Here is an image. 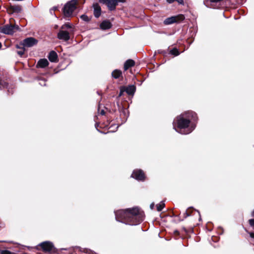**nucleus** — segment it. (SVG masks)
Here are the masks:
<instances>
[{
  "label": "nucleus",
  "mask_w": 254,
  "mask_h": 254,
  "mask_svg": "<svg viewBox=\"0 0 254 254\" xmlns=\"http://www.w3.org/2000/svg\"><path fill=\"white\" fill-rule=\"evenodd\" d=\"M117 221L130 225L139 224L143 218V214L137 207L119 210L115 212Z\"/></svg>",
  "instance_id": "obj_1"
},
{
  "label": "nucleus",
  "mask_w": 254,
  "mask_h": 254,
  "mask_svg": "<svg viewBox=\"0 0 254 254\" xmlns=\"http://www.w3.org/2000/svg\"><path fill=\"white\" fill-rule=\"evenodd\" d=\"M196 114L191 111L185 112L177 118L176 122L177 127L180 129L178 131L176 128L174 127V128L179 133L183 134H187L190 133L194 129L195 127L191 126L189 127V124L191 120H195Z\"/></svg>",
  "instance_id": "obj_2"
},
{
  "label": "nucleus",
  "mask_w": 254,
  "mask_h": 254,
  "mask_svg": "<svg viewBox=\"0 0 254 254\" xmlns=\"http://www.w3.org/2000/svg\"><path fill=\"white\" fill-rule=\"evenodd\" d=\"M77 0H71L67 2L64 8V15L66 17H70L72 15L73 12L76 8Z\"/></svg>",
  "instance_id": "obj_3"
},
{
  "label": "nucleus",
  "mask_w": 254,
  "mask_h": 254,
  "mask_svg": "<svg viewBox=\"0 0 254 254\" xmlns=\"http://www.w3.org/2000/svg\"><path fill=\"white\" fill-rule=\"evenodd\" d=\"M19 29V28L18 25H13L11 24H9L0 27V32L5 34L11 35Z\"/></svg>",
  "instance_id": "obj_4"
},
{
  "label": "nucleus",
  "mask_w": 254,
  "mask_h": 254,
  "mask_svg": "<svg viewBox=\"0 0 254 254\" xmlns=\"http://www.w3.org/2000/svg\"><path fill=\"white\" fill-rule=\"evenodd\" d=\"M38 43V40L33 37H28L23 40L22 45L25 47H31Z\"/></svg>",
  "instance_id": "obj_5"
},
{
  "label": "nucleus",
  "mask_w": 254,
  "mask_h": 254,
  "mask_svg": "<svg viewBox=\"0 0 254 254\" xmlns=\"http://www.w3.org/2000/svg\"><path fill=\"white\" fill-rule=\"evenodd\" d=\"M39 246H40L43 251L45 252H50L55 249L53 244L50 241L42 242L40 243Z\"/></svg>",
  "instance_id": "obj_6"
},
{
  "label": "nucleus",
  "mask_w": 254,
  "mask_h": 254,
  "mask_svg": "<svg viewBox=\"0 0 254 254\" xmlns=\"http://www.w3.org/2000/svg\"><path fill=\"white\" fill-rule=\"evenodd\" d=\"M57 37L60 40L67 41L70 39L69 32L66 30L60 29L58 33Z\"/></svg>",
  "instance_id": "obj_7"
},
{
  "label": "nucleus",
  "mask_w": 254,
  "mask_h": 254,
  "mask_svg": "<svg viewBox=\"0 0 254 254\" xmlns=\"http://www.w3.org/2000/svg\"><path fill=\"white\" fill-rule=\"evenodd\" d=\"M131 176L138 181H143L145 178L144 174L141 170L133 171Z\"/></svg>",
  "instance_id": "obj_8"
},
{
  "label": "nucleus",
  "mask_w": 254,
  "mask_h": 254,
  "mask_svg": "<svg viewBox=\"0 0 254 254\" xmlns=\"http://www.w3.org/2000/svg\"><path fill=\"white\" fill-rule=\"evenodd\" d=\"M104 4H106L109 9L111 11L114 10L116 6L118 5V1L117 0H107Z\"/></svg>",
  "instance_id": "obj_9"
},
{
  "label": "nucleus",
  "mask_w": 254,
  "mask_h": 254,
  "mask_svg": "<svg viewBox=\"0 0 254 254\" xmlns=\"http://www.w3.org/2000/svg\"><path fill=\"white\" fill-rule=\"evenodd\" d=\"M8 13L10 14L13 13H20L22 10V8L20 5H10L8 9Z\"/></svg>",
  "instance_id": "obj_10"
},
{
  "label": "nucleus",
  "mask_w": 254,
  "mask_h": 254,
  "mask_svg": "<svg viewBox=\"0 0 254 254\" xmlns=\"http://www.w3.org/2000/svg\"><path fill=\"white\" fill-rule=\"evenodd\" d=\"M94 9V15L95 17L98 18L101 15V9L99 4L97 3H94L93 4Z\"/></svg>",
  "instance_id": "obj_11"
},
{
  "label": "nucleus",
  "mask_w": 254,
  "mask_h": 254,
  "mask_svg": "<svg viewBox=\"0 0 254 254\" xmlns=\"http://www.w3.org/2000/svg\"><path fill=\"white\" fill-rule=\"evenodd\" d=\"M48 59L50 62L53 63H57L58 61V55L54 51L50 52Z\"/></svg>",
  "instance_id": "obj_12"
},
{
  "label": "nucleus",
  "mask_w": 254,
  "mask_h": 254,
  "mask_svg": "<svg viewBox=\"0 0 254 254\" xmlns=\"http://www.w3.org/2000/svg\"><path fill=\"white\" fill-rule=\"evenodd\" d=\"M112 23L107 20H104L100 25L101 29L102 30L109 29L112 27Z\"/></svg>",
  "instance_id": "obj_13"
},
{
  "label": "nucleus",
  "mask_w": 254,
  "mask_h": 254,
  "mask_svg": "<svg viewBox=\"0 0 254 254\" xmlns=\"http://www.w3.org/2000/svg\"><path fill=\"white\" fill-rule=\"evenodd\" d=\"M49 65V62L46 59H40L37 63V67L44 68Z\"/></svg>",
  "instance_id": "obj_14"
},
{
  "label": "nucleus",
  "mask_w": 254,
  "mask_h": 254,
  "mask_svg": "<svg viewBox=\"0 0 254 254\" xmlns=\"http://www.w3.org/2000/svg\"><path fill=\"white\" fill-rule=\"evenodd\" d=\"M135 64L133 60L129 59L127 60L124 64V69L127 70L128 68L133 66Z\"/></svg>",
  "instance_id": "obj_15"
},
{
  "label": "nucleus",
  "mask_w": 254,
  "mask_h": 254,
  "mask_svg": "<svg viewBox=\"0 0 254 254\" xmlns=\"http://www.w3.org/2000/svg\"><path fill=\"white\" fill-rule=\"evenodd\" d=\"M125 91L128 95H132L135 91V87L134 85H129L126 88Z\"/></svg>",
  "instance_id": "obj_16"
},
{
  "label": "nucleus",
  "mask_w": 254,
  "mask_h": 254,
  "mask_svg": "<svg viewBox=\"0 0 254 254\" xmlns=\"http://www.w3.org/2000/svg\"><path fill=\"white\" fill-rule=\"evenodd\" d=\"M176 22V18L175 16H172L166 18L164 23L166 25H169Z\"/></svg>",
  "instance_id": "obj_17"
},
{
  "label": "nucleus",
  "mask_w": 254,
  "mask_h": 254,
  "mask_svg": "<svg viewBox=\"0 0 254 254\" xmlns=\"http://www.w3.org/2000/svg\"><path fill=\"white\" fill-rule=\"evenodd\" d=\"M122 72L120 70L118 69L114 70L112 73L113 77L116 79L119 78Z\"/></svg>",
  "instance_id": "obj_18"
},
{
  "label": "nucleus",
  "mask_w": 254,
  "mask_h": 254,
  "mask_svg": "<svg viewBox=\"0 0 254 254\" xmlns=\"http://www.w3.org/2000/svg\"><path fill=\"white\" fill-rule=\"evenodd\" d=\"M16 47L17 49H20V50L18 51L17 52V53L18 55H19L20 56H22L24 53L25 52V47H22V48H20L19 46L16 45Z\"/></svg>",
  "instance_id": "obj_19"
},
{
  "label": "nucleus",
  "mask_w": 254,
  "mask_h": 254,
  "mask_svg": "<svg viewBox=\"0 0 254 254\" xmlns=\"http://www.w3.org/2000/svg\"><path fill=\"white\" fill-rule=\"evenodd\" d=\"M156 207L157 211H160L165 207V203L163 201H161L160 203L157 204Z\"/></svg>",
  "instance_id": "obj_20"
},
{
  "label": "nucleus",
  "mask_w": 254,
  "mask_h": 254,
  "mask_svg": "<svg viewBox=\"0 0 254 254\" xmlns=\"http://www.w3.org/2000/svg\"><path fill=\"white\" fill-rule=\"evenodd\" d=\"M170 54L175 56H177L180 54V53L177 48H173L170 51Z\"/></svg>",
  "instance_id": "obj_21"
},
{
  "label": "nucleus",
  "mask_w": 254,
  "mask_h": 254,
  "mask_svg": "<svg viewBox=\"0 0 254 254\" xmlns=\"http://www.w3.org/2000/svg\"><path fill=\"white\" fill-rule=\"evenodd\" d=\"M176 18V22H179L180 21H183L185 17L184 15L180 14L177 16H175Z\"/></svg>",
  "instance_id": "obj_22"
},
{
  "label": "nucleus",
  "mask_w": 254,
  "mask_h": 254,
  "mask_svg": "<svg viewBox=\"0 0 254 254\" xmlns=\"http://www.w3.org/2000/svg\"><path fill=\"white\" fill-rule=\"evenodd\" d=\"M72 26L69 23H65L62 25L61 27V29L65 30L66 29L71 28Z\"/></svg>",
  "instance_id": "obj_23"
},
{
  "label": "nucleus",
  "mask_w": 254,
  "mask_h": 254,
  "mask_svg": "<svg viewBox=\"0 0 254 254\" xmlns=\"http://www.w3.org/2000/svg\"><path fill=\"white\" fill-rule=\"evenodd\" d=\"M80 18L85 22H88L90 20L89 17L85 14H83L81 15Z\"/></svg>",
  "instance_id": "obj_24"
},
{
  "label": "nucleus",
  "mask_w": 254,
  "mask_h": 254,
  "mask_svg": "<svg viewBox=\"0 0 254 254\" xmlns=\"http://www.w3.org/2000/svg\"><path fill=\"white\" fill-rule=\"evenodd\" d=\"M8 86V84L6 82H2L0 81V89L1 90L2 89V87L3 88H7Z\"/></svg>",
  "instance_id": "obj_25"
},
{
  "label": "nucleus",
  "mask_w": 254,
  "mask_h": 254,
  "mask_svg": "<svg viewBox=\"0 0 254 254\" xmlns=\"http://www.w3.org/2000/svg\"><path fill=\"white\" fill-rule=\"evenodd\" d=\"M0 254H14L13 253L8 251V250H2L0 252Z\"/></svg>",
  "instance_id": "obj_26"
},
{
  "label": "nucleus",
  "mask_w": 254,
  "mask_h": 254,
  "mask_svg": "<svg viewBox=\"0 0 254 254\" xmlns=\"http://www.w3.org/2000/svg\"><path fill=\"white\" fill-rule=\"evenodd\" d=\"M39 84L41 86L46 85V81L44 79H41L40 80Z\"/></svg>",
  "instance_id": "obj_27"
},
{
  "label": "nucleus",
  "mask_w": 254,
  "mask_h": 254,
  "mask_svg": "<svg viewBox=\"0 0 254 254\" xmlns=\"http://www.w3.org/2000/svg\"><path fill=\"white\" fill-rule=\"evenodd\" d=\"M251 226L254 227V219H251L249 220Z\"/></svg>",
  "instance_id": "obj_28"
},
{
  "label": "nucleus",
  "mask_w": 254,
  "mask_h": 254,
  "mask_svg": "<svg viewBox=\"0 0 254 254\" xmlns=\"http://www.w3.org/2000/svg\"><path fill=\"white\" fill-rule=\"evenodd\" d=\"M190 214L186 211L183 214L184 218H186L187 217L189 216Z\"/></svg>",
  "instance_id": "obj_29"
},
{
  "label": "nucleus",
  "mask_w": 254,
  "mask_h": 254,
  "mask_svg": "<svg viewBox=\"0 0 254 254\" xmlns=\"http://www.w3.org/2000/svg\"><path fill=\"white\" fill-rule=\"evenodd\" d=\"M98 112L101 115H105V111H104V110H101V111H100L99 109H98Z\"/></svg>",
  "instance_id": "obj_30"
},
{
  "label": "nucleus",
  "mask_w": 254,
  "mask_h": 254,
  "mask_svg": "<svg viewBox=\"0 0 254 254\" xmlns=\"http://www.w3.org/2000/svg\"><path fill=\"white\" fill-rule=\"evenodd\" d=\"M176 1H177L178 3L180 4H184V0H175Z\"/></svg>",
  "instance_id": "obj_31"
},
{
  "label": "nucleus",
  "mask_w": 254,
  "mask_h": 254,
  "mask_svg": "<svg viewBox=\"0 0 254 254\" xmlns=\"http://www.w3.org/2000/svg\"><path fill=\"white\" fill-rule=\"evenodd\" d=\"M249 234L251 238L254 239V233L250 232Z\"/></svg>",
  "instance_id": "obj_32"
},
{
  "label": "nucleus",
  "mask_w": 254,
  "mask_h": 254,
  "mask_svg": "<svg viewBox=\"0 0 254 254\" xmlns=\"http://www.w3.org/2000/svg\"><path fill=\"white\" fill-rule=\"evenodd\" d=\"M154 206V203L153 202L150 205V208L151 209H153Z\"/></svg>",
  "instance_id": "obj_33"
},
{
  "label": "nucleus",
  "mask_w": 254,
  "mask_h": 254,
  "mask_svg": "<svg viewBox=\"0 0 254 254\" xmlns=\"http://www.w3.org/2000/svg\"><path fill=\"white\" fill-rule=\"evenodd\" d=\"M167 2H168L169 3H173L174 1H175V0H166Z\"/></svg>",
  "instance_id": "obj_34"
},
{
  "label": "nucleus",
  "mask_w": 254,
  "mask_h": 254,
  "mask_svg": "<svg viewBox=\"0 0 254 254\" xmlns=\"http://www.w3.org/2000/svg\"><path fill=\"white\" fill-rule=\"evenodd\" d=\"M118 1V2H123L124 3L126 2V0H117Z\"/></svg>",
  "instance_id": "obj_35"
},
{
  "label": "nucleus",
  "mask_w": 254,
  "mask_h": 254,
  "mask_svg": "<svg viewBox=\"0 0 254 254\" xmlns=\"http://www.w3.org/2000/svg\"><path fill=\"white\" fill-rule=\"evenodd\" d=\"M99 1L101 2V3H105V2H106L107 1V0H99Z\"/></svg>",
  "instance_id": "obj_36"
},
{
  "label": "nucleus",
  "mask_w": 254,
  "mask_h": 254,
  "mask_svg": "<svg viewBox=\"0 0 254 254\" xmlns=\"http://www.w3.org/2000/svg\"><path fill=\"white\" fill-rule=\"evenodd\" d=\"M252 216H254V210L253 211V212H252Z\"/></svg>",
  "instance_id": "obj_37"
},
{
  "label": "nucleus",
  "mask_w": 254,
  "mask_h": 254,
  "mask_svg": "<svg viewBox=\"0 0 254 254\" xmlns=\"http://www.w3.org/2000/svg\"><path fill=\"white\" fill-rule=\"evenodd\" d=\"M122 91H121L119 96H122Z\"/></svg>",
  "instance_id": "obj_38"
},
{
  "label": "nucleus",
  "mask_w": 254,
  "mask_h": 254,
  "mask_svg": "<svg viewBox=\"0 0 254 254\" xmlns=\"http://www.w3.org/2000/svg\"><path fill=\"white\" fill-rule=\"evenodd\" d=\"M1 48V44L0 43V49Z\"/></svg>",
  "instance_id": "obj_39"
}]
</instances>
